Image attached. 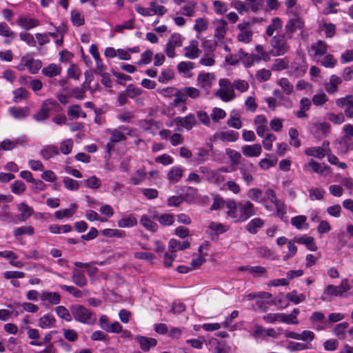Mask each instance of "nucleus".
Instances as JSON below:
<instances>
[{
	"mask_svg": "<svg viewBox=\"0 0 353 353\" xmlns=\"http://www.w3.org/2000/svg\"><path fill=\"white\" fill-rule=\"evenodd\" d=\"M70 311L74 319L82 323L94 324L97 321L96 315L83 305H72Z\"/></svg>",
	"mask_w": 353,
	"mask_h": 353,
	"instance_id": "nucleus-1",
	"label": "nucleus"
},
{
	"mask_svg": "<svg viewBox=\"0 0 353 353\" xmlns=\"http://www.w3.org/2000/svg\"><path fill=\"white\" fill-rule=\"evenodd\" d=\"M285 34H276L272 37L270 43L272 48L271 50L272 55L273 57H279L285 54L290 50V46L288 44Z\"/></svg>",
	"mask_w": 353,
	"mask_h": 353,
	"instance_id": "nucleus-2",
	"label": "nucleus"
},
{
	"mask_svg": "<svg viewBox=\"0 0 353 353\" xmlns=\"http://www.w3.org/2000/svg\"><path fill=\"white\" fill-rule=\"evenodd\" d=\"M57 108L60 105L55 100L46 99L42 103L40 110L33 115V119L37 121H45L49 118L50 112Z\"/></svg>",
	"mask_w": 353,
	"mask_h": 353,
	"instance_id": "nucleus-3",
	"label": "nucleus"
},
{
	"mask_svg": "<svg viewBox=\"0 0 353 353\" xmlns=\"http://www.w3.org/2000/svg\"><path fill=\"white\" fill-rule=\"evenodd\" d=\"M305 27V22L299 16L290 17L285 26V34L289 39L292 38V34L298 31L302 30Z\"/></svg>",
	"mask_w": 353,
	"mask_h": 353,
	"instance_id": "nucleus-4",
	"label": "nucleus"
},
{
	"mask_svg": "<svg viewBox=\"0 0 353 353\" xmlns=\"http://www.w3.org/2000/svg\"><path fill=\"white\" fill-rule=\"evenodd\" d=\"M238 209L239 210L240 215L236 219V222H244L255 214L254 206L248 201L244 203H238Z\"/></svg>",
	"mask_w": 353,
	"mask_h": 353,
	"instance_id": "nucleus-5",
	"label": "nucleus"
},
{
	"mask_svg": "<svg viewBox=\"0 0 353 353\" xmlns=\"http://www.w3.org/2000/svg\"><path fill=\"white\" fill-rule=\"evenodd\" d=\"M350 285L347 279H343L339 286L329 285L325 288L324 293L328 295L342 296L343 293L350 290Z\"/></svg>",
	"mask_w": 353,
	"mask_h": 353,
	"instance_id": "nucleus-6",
	"label": "nucleus"
},
{
	"mask_svg": "<svg viewBox=\"0 0 353 353\" xmlns=\"http://www.w3.org/2000/svg\"><path fill=\"white\" fill-rule=\"evenodd\" d=\"M174 121L178 126L187 130H191L197 123L196 118L192 114H190L185 117H176Z\"/></svg>",
	"mask_w": 353,
	"mask_h": 353,
	"instance_id": "nucleus-7",
	"label": "nucleus"
},
{
	"mask_svg": "<svg viewBox=\"0 0 353 353\" xmlns=\"http://www.w3.org/2000/svg\"><path fill=\"white\" fill-rule=\"evenodd\" d=\"M334 144L338 153L340 154H345L347 153L350 150H353V142L349 143L347 139L344 137L336 139Z\"/></svg>",
	"mask_w": 353,
	"mask_h": 353,
	"instance_id": "nucleus-8",
	"label": "nucleus"
},
{
	"mask_svg": "<svg viewBox=\"0 0 353 353\" xmlns=\"http://www.w3.org/2000/svg\"><path fill=\"white\" fill-rule=\"evenodd\" d=\"M238 56L240 61L243 63L245 68H250L256 62V57L254 54H249L240 49L238 52Z\"/></svg>",
	"mask_w": 353,
	"mask_h": 353,
	"instance_id": "nucleus-9",
	"label": "nucleus"
},
{
	"mask_svg": "<svg viewBox=\"0 0 353 353\" xmlns=\"http://www.w3.org/2000/svg\"><path fill=\"white\" fill-rule=\"evenodd\" d=\"M19 26L26 30H29L39 25V20L26 17H19L17 21Z\"/></svg>",
	"mask_w": 353,
	"mask_h": 353,
	"instance_id": "nucleus-10",
	"label": "nucleus"
},
{
	"mask_svg": "<svg viewBox=\"0 0 353 353\" xmlns=\"http://www.w3.org/2000/svg\"><path fill=\"white\" fill-rule=\"evenodd\" d=\"M261 151L262 148L259 143L250 145H244L242 147V152L245 157H259L261 154Z\"/></svg>",
	"mask_w": 353,
	"mask_h": 353,
	"instance_id": "nucleus-11",
	"label": "nucleus"
},
{
	"mask_svg": "<svg viewBox=\"0 0 353 353\" xmlns=\"http://www.w3.org/2000/svg\"><path fill=\"white\" fill-rule=\"evenodd\" d=\"M198 46L199 42L196 40L191 41L190 46L184 48L185 50V56L192 59L197 58L201 52Z\"/></svg>",
	"mask_w": 353,
	"mask_h": 353,
	"instance_id": "nucleus-12",
	"label": "nucleus"
},
{
	"mask_svg": "<svg viewBox=\"0 0 353 353\" xmlns=\"http://www.w3.org/2000/svg\"><path fill=\"white\" fill-rule=\"evenodd\" d=\"M214 23L216 25L214 37L219 40L223 39L227 32V21L223 19H217L214 21Z\"/></svg>",
	"mask_w": 353,
	"mask_h": 353,
	"instance_id": "nucleus-13",
	"label": "nucleus"
},
{
	"mask_svg": "<svg viewBox=\"0 0 353 353\" xmlns=\"http://www.w3.org/2000/svg\"><path fill=\"white\" fill-rule=\"evenodd\" d=\"M215 96L220 97L223 101L228 102L235 98V93L233 88L227 89L220 88L214 94Z\"/></svg>",
	"mask_w": 353,
	"mask_h": 353,
	"instance_id": "nucleus-14",
	"label": "nucleus"
},
{
	"mask_svg": "<svg viewBox=\"0 0 353 353\" xmlns=\"http://www.w3.org/2000/svg\"><path fill=\"white\" fill-rule=\"evenodd\" d=\"M136 340L139 343L141 348L143 351H148L151 347H155L157 345V340L153 338H148L145 336H138L136 337Z\"/></svg>",
	"mask_w": 353,
	"mask_h": 353,
	"instance_id": "nucleus-15",
	"label": "nucleus"
},
{
	"mask_svg": "<svg viewBox=\"0 0 353 353\" xmlns=\"http://www.w3.org/2000/svg\"><path fill=\"white\" fill-rule=\"evenodd\" d=\"M72 280L77 286L83 288L87 285V279L79 270L74 268L72 274Z\"/></svg>",
	"mask_w": 353,
	"mask_h": 353,
	"instance_id": "nucleus-16",
	"label": "nucleus"
},
{
	"mask_svg": "<svg viewBox=\"0 0 353 353\" xmlns=\"http://www.w3.org/2000/svg\"><path fill=\"white\" fill-rule=\"evenodd\" d=\"M283 23L279 17H274L271 23L267 27L265 34L268 37H272L275 31H280L282 28Z\"/></svg>",
	"mask_w": 353,
	"mask_h": 353,
	"instance_id": "nucleus-17",
	"label": "nucleus"
},
{
	"mask_svg": "<svg viewBox=\"0 0 353 353\" xmlns=\"http://www.w3.org/2000/svg\"><path fill=\"white\" fill-rule=\"evenodd\" d=\"M265 224V222L261 218H255L251 220L246 225V230L250 234H256L259 228H261Z\"/></svg>",
	"mask_w": 353,
	"mask_h": 353,
	"instance_id": "nucleus-18",
	"label": "nucleus"
},
{
	"mask_svg": "<svg viewBox=\"0 0 353 353\" xmlns=\"http://www.w3.org/2000/svg\"><path fill=\"white\" fill-rule=\"evenodd\" d=\"M294 242L299 244H304L307 248L311 251H316L317 246L314 243V238L312 236H300L296 237L294 239Z\"/></svg>",
	"mask_w": 353,
	"mask_h": 353,
	"instance_id": "nucleus-19",
	"label": "nucleus"
},
{
	"mask_svg": "<svg viewBox=\"0 0 353 353\" xmlns=\"http://www.w3.org/2000/svg\"><path fill=\"white\" fill-rule=\"evenodd\" d=\"M211 79H214L213 74L201 73L197 78L199 85L203 88H210L212 86Z\"/></svg>",
	"mask_w": 353,
	"mask_h": 353,
	"instance_id": "nucleus-20",
	"label": "nucleus"
},
{
	"mask_svg": "<svg viewBox=\"0 0 353 353\" xmlns=\"http://www.w3.org/2000/svg\"><path fill=\"white\" fill-rule=\"evenodd\" d=\"M152 219L158 221L163 226L171 225L174 221V215L171 214H154Z\"/></svg>",
	"mask_w": 353,
	"mask_h": 353,
	"instance_id": "nucleus-21",
	"label": "nucleus"
},
{
	"mask_svg": "<svg viewBox=\"0 0 353 353\" xmlns=\"http://www.w3.org/2000/svg\"><path fill=\"white\" fill-rule=\"evenodd\" d=\"M190 247V243L188 241H185L182 243L174 239H172L169 242V250L170 252H175L177 250H183Z\"/></svg>",
	"mask_w": 353,
	"mask_h": 353,
	"instance_id": "nucleus-22",
	"label": "nucleus"
},
{
	"mask_svg": "<svg viewBox=\"0 0 353 353\" xmlns=\"http://www.w3.org/2000/svg\"><path fill=\"white\" fill-rule=\"evenodd\" d=\"M22 61L25 62V66L32 74L37 73L41 68V61L39 60H34L33 59H26V57H23Z\"/></svg>",
	"mask_w": 353,
	"mask_h": 353,
	"instance_id": "nucleus-23",
	"label": "nucleus"
},
{
	"mask_svg": "<svg viewBox=\"0 0 353 353\" xmlns=\"http://www.w3.org/2000/svg\"><path fill=\"white\" fill-rule=\"evenodd\" d=\"M255 50L257 52V54H255L256 57V63H259L261 60L266 62L270 60V55H272L271 50L269 52L266 51L261 45H256Z\"/></svg>",
	"mask_w": 353,
	"mask_h": 353,
	"instance_id": "nucleus-24",
	"label": "nucleus"
},
{
	"mask_svg": "<svg viewBox=\"0 0 353 353\" xmlns=\"http://www.w3.org/2000/svg\"><path fill=\"white\" fill-rule=\"evenodd\" d=\"M61 72V67L54 63L50 64L48 67L43 68V74L50 78L54 77L60 74Z\"/></svg>",
	"mask_w": 353,
	"mask_h": 353,
	"instance_id": "nucleus-25",
	"label": "nucleus"
},
{
	"mask_svg": "<svg viewBox=\"0 0 353 353\" xmlns=\"http://www.w3.org/2000/svg\"><path fill=\"white\" fill-rule=\"evenodd\" d=\"M327 150L321 147H312L306 149L305 153L307 156L322 159L325 156Z\"/></svg>",
	"mask_w": 353,
	"mask_h": 353,
	"instance_id": "nucleus-26",
	"label": "nucleus"
},
{
	"mask_svg": "<svg viewBox=\"0 0 353 353\" xmlns=\"http://www.w3.org/2000/svg\"><path fill=\"white\" fill-rule=\"evenodd\" d=\"M59 154V152L58 148L52 145H46L40 152V154L46 160H48L52 158L53 156L57 155Z\"/></svg>",
	"mask_w": 353,
	"mask_h": 353,
	"instance_id": "nucleus-27",
	"label": "nucleus"
},
{
	"mask_svg": "<svg viewBox=\"0 0 353 353\" xmlns=\"http://www.w3.org/2000/svg\"><path fill=\"white\" fill-rule=\"evenodd\" d=\"M56 319L51 314H46L39 319V326L43 329L54 327Z\"/></svg>",
	"mask_w": 353,
	"mask_h": 353,
	"instance_id": "nucleus-28",
	"label": "nucleus"
},
{
	"mask_svg": "<svg viewBox=\"0 0 353 353\" xmlns=\"http://www.w3.org/2000/svg\"><path fill=\"white\" fill-rule=\"evenodd\" d=\"M41 299L42 301H48L52 305H57L60 303L61 296L57 292H43Z\"/></svg>",
	"mask_w": 353,
	"mask_h": 353,
	"instance_id": "nucleus-29",
	"label": "nucleus"
},
{
	"mask_svg": "<svg viewBox=\"0 0 353 353\" xmlns=\"http://www.w3.org/2000/svg\"><path fill=\"white\" fill-rule=\"evenodd\" d=\"M311 49L314 51L316 56L325 55L327 51L326 43L321 40H319L317 42L312 43Z\"/></svg>",
	"mask_w": 353,
	"mask_h": 353,
	"instance_id": "nucleus-30",
	"label": "nucleus"
},
{
	"mask_svg": "<svg viewBox=\"0 0 353 353\" xmlns=\"http://www.w3.org/2000/svg\"><path fill=\"white\" fill-rule=\"evenodd\" d=\"M348 327L349 323L347 322L339 323L333 328V333L339 339H344L345 338V331Z\"/></svg>",
	"mask_w": 353,
	"mask_h": 353,
	"instance_id": "nucleus-31",
	"label": "nucleus"
},
{
	"mask_svg": "<svg viewBox=\"0 0 353 353\" xmlns=\"http://www.w3.org/2000/svg\"><path fill=\"white\" fill-rule=\"evenodd\" d=\"M183 170L181 168H172L168 173V178L170 181L178 182L183 176Z\"/></svg>",
	"mask_w": 353,
	"mask_h": 353,
	"instance_id": "nucleus-32",
	"label": "nucleus"
},
{
	"mask_svg": "<svg viewBox=\"0 0 353 353\" xmlns=\"http://www.w3.org/2000/svg\"><path fill=\"white\" fill-rule=\"evenodd\" d=\"M77 209L75 204H71L69 209H65L63 210L57 211L54 216L58 219H61L64 217L70 218L73 216Z\"/></svg>",
	"mask_w": 353,
	"mask_h": 353,
	"instance_id": "nucleus-33",
	"label": "nucleus"
},
{
	"mask_svg": "<svg viewBox=\"0 0 353 353\" xmlns=\"http://www.w3.org/2000/svg\"><path fill=\"white\" fill-rule=\"evenodd\" d=\"M140 223L147 230L151 232H156L158 230V225L152 221L147 215H143L141 218Z\"/></svg>",
	"mask_w": 353,
	"mask_h": 353,
	"instance_id": "nucleus-34",
	"label": "nucleus"
},
{
	"mask_svg": "<svg viewBox=\"0 0 353 353\" xmlns=\"http://www.w3.org/2000/svg\"><path fill=\"white\" fill-rule=\"evenodd\" d=\"M175 99L174 101L170 103V105L172 107H177L179 103H185L187 100V97L185 95V92L182 89H176L174 92Z\"/></svg>",
	"mask_w": 353,
	"mask_h": 353,
	"instance_id": "nucleus-35",
	"label": "nucleus"
},
{
	"mask_svg": "<svg viewBox=\"0 0 353 353\" xmlns=\"http://www.w3.org/2000/svg\"><path fill=\"white\" fill-rule=\"evenodd\" d=\"M106 133H110V141L112 143H118L121 141H125L126 139V137L124 135V134L121 132L119 130H111L110 129H108L105 130Z\"/></svg>",
	"mask_w": 353,
	"mask_h": 353,
	"instance_id": "nucleus-36",
	"label": "nucleus"
},
{
	"mask_svg": "<svg viewBox=\"0 0 353 353\" xmlns=\"http://www.w3.org/2000/svg\"><path fill=\"white\" fill-rule=\"evenodd\" d=\"M10 112L16 119L25 118L29 113L28 108L12 107L10 109Z\"/></svg>",
	"mask_w": 353,
	"mask_h": 353,
	"instance_id": "nucleus-37",
	"label": "nucleus"
},
{
	"mask_svg": "<svg viewBox=\"0 0 353 353\" xmlns=\"http://www.w3.org/2000/svg\"><path fill=\"white\" fill-rule=\"evenodd\" d=\"M225 154L230 158L232 162V165H237L239 164L241 158V154L240 152L230 148H227L225 150Z\"/></svg>",
	"mask_w": 353,
	"mask_h": 353,
	"instance_id": "nucleus-38",
	"label": "nucleus"
},
{
	"mask_svg": "<svg viewBox=\"0 0 353 353\" xmlns=\"http://www.w3.org/2000/svg\"><path fill=\"white\" fill-rule=\"evenodd\" d=\"M219 137L223 141L232 142L236 141L238 139L239 134L237 132L231 130L220 133Z\"/></svg>",
	"mask_w": 353,
	"mask_h": 353,
	"instance_id": "nucleus-39",
	"label": "nucleus"
},
{
	"mask_svg": "<svg viewBox=\"0 0 353 353\" xmlns=\"http://www.w3.org/2000/svg\"><path fill=\"white\" fill-rule=\"evenodd\" d=\"M13 101L15 103H18L23 99H27L29 94L28 92L25 88H23L16 89L15 90L13 91Z\"/></svg>",
	"mask_w": 353,
	"mask_h": 353,
	"instance_id": "nucleus-40",
	"label": "nucleus"
},
{
	"mask_svg": "<svg viewBox=\"0 0 353 353\" xmlns=\"http://www.w3.org/2000/svg\"><path fill=\"white\" fill-rule=\"evenodd\" d=\"M286 299L295 304H299L305 300V296L303 294L298 295L297 292L296 290H293L286 294Z\"/></svg>",
	"mask_w": 353,
	"mask_h": 353,
	"instance_id": "nucleus-41",
	"label": "nucleus"
},
{
	"mask_svg": "<svg viewBox=\"0 0 353 353\" xmlns=\"http://www.w3.org/2000/svg\"><path fill=\"white\" fill-rule=\"evenodd\" d=\"M55 311L57 314L62 319H64L67 321H70L72 320V317L69 310L64 306L59 305L55 308Z\"/></svg>",
	"mask_w": 353,
	"mask_h": 353,
	"instance_id": "nucleus-42",
	"label": "nucleus"
},
{
	"mask_svg": "<svg viewBox=\"0 0 353 353\" xmlns=\"http://www.w3.org/2000/svg\"><path fill=\"white\" fill-rule=\"evenodd\" d=\"M325 155H327V160L331 164L337 165L342 169H345L347 168V165L345 163L339 162L338 158L331 153L330 148H327Z\"/></svg>",
	"mask_w": 353,
	"mask_h": 353,
	"instance_id": "nucleus-43",
	"label": "nucleus"
},
{
	"mask_svg": "<svg viewBox=\"0 0 353 353\" xmlns=\"http://www.w3.org/2000/svg\"><path fill=\"white\" fill-rule=\"evenodd\" d=\"M102 234L108 237L122 238L125 236L124 231L117 229H105L102 231Z\"/></svg>",
	"mask_w": 353,
	"mask_h": 353,
	"instance_id": "nucleus-44",
	"label": "nucleus"
},
{
	"mask_svg": "<svg viewBox=\"0 0 353 353\" xmlns=\"http://www.w3.org/2000/svg\"><path fill=\"white\" fill-rule=\"evenodd\" d=\"M278 83L281 87V88L283 90V92L286 94H292L293 92V91H294L293 85H292V84L290 83V82L288 81V79H286V78H281L279 81Z\"/></svg>",
	"mask_w": 353,
	"mask_h": 353,
	"instance_id": "nucleus-45",
	"label": "nucleus"
},
{
	"mask_svg": "<svg viewBox=\"0 0 353 353\" xmlns=\"http://www.w3.org/2000/svg\"><path fill=\"white\" fill-rule=\"evenodd\" d=\"M19 210L21 211V216L22 221H26L32 214V210L25 203H21L19 205Z\"/></svg>",
	"mask_w": 353,
	"mask_h": 353,
	"instance_id": "nucleus-46",
	"label": "nucleus"
},
{
	"mask_svg": "<svg viewBox=\"0 0 353 353\" xmlns=\"http://www.w3.org/2000/svg\"><path fill=\"white\" fill-rule=\"evenodd\" d=\"M71 21L74 25L77 26H83L85 23L83 17L77 10L71 11Z\"/></svg>",
	"mask_w": 353,
	"mask_h": 353,
	"instance_id": "nucleus-47",
	"label": "nucleus"
},
{
	"mask_svg": "<svg viewBox=\"0 0 353 353\" xmlns=\"http://www.w3.org/2000/svg\"><path fill=\"white\" fill-rule=\"evenodd\" d=\"M137 224V219L133 216L125 217L120 219L118 225L120 228L132 227Z\"/></svg>",
	"mask_w": 353,
	"mask_h": 353,
	"instance_id": "nucleus-48",
	"label": "nucleus"
},
{
	"mask_svg": "<svg viewBox=\"0 0 353 353\" xmlns=\"http://www.w3.org/2000/svg\"><path fill=\"white\" fill-rule=\"evenodd\" d=\"M34 228L32 226H21L14 230V235L15 236L23 234L32 235L34 234Z\"/></svg>",
	"mask_w": 353,
	"mask_h": 353,
	"instance_id": "nucleus-49",
	"label": "nucleus"
},
{
	"mask_svg": "<svg viewBox=\"0 0 353 353\" xmlns=\"http://www.w3.org/2000/svg\"><path fill=\"white\" fill-rule=\"evenodd\" d=\"M289 135L290 137V144L295 148H299L300 146V141L298 139L299 132L295 128H290L289 130Z\"/></svg>",
	"mask_w": 353,
	"mask_h": 353,
	"instance_id": "nucleus-50",
	"label": "nucleus"
},
{
	"mask_svg": "<svg viewBox=\"0 0 353 353\" xmlns=\"http://www.w3.org/2000/svg\"><path fill=\"white\" fill-rule=\"evenodd\" d=\"M134 28V19H131L125 21L123 24L117 25L114 30L117 32H122L124 29L131 30Z\"/></svg>",
	"mask_w": 353,
	"mask_h": 353,
	"instance_id": "nucleus-51",
	"label": "nucleus"
},
{
	"mask_svg": "<svg viewBox=\"0 0 353 353\" xmlns=\"http://www.w3.org/2000/svg\"><path fill=\"white\" fill-rule=\"evenodd\" d=\"M208 21L205 18H199L196 20L194 29L200 32L207 30L208 27Z\"/></svg>",
	"mask_w": 353,
	"mask_h": 353,
	"instance_id": "nucleus-52",
	"label": "nucleus"
},
{
	"mask_svg": "<svg viewBox=\"0 0 353 353\" xmlns=\"http://www.w3.org/2000/svg\"><path fill=\"white\" fill-rule=\"evenodd\" d=\"M174 77V71L170 68H167L161 72V75L159 77V81L160 83H165L169 80L172 79Z\"/></svg>",
	"mask_w": 353,
	"mask_h": 353,
	"instance_id": "nucleus-53",
	"label": "nucleus"
},
{
	"mask_svg": "<svg viewBox=\"0 0 353 353\" xmlns=\"http://www.w3.org/2000/svg\"><path fill=\"white\" fill-rule=\"evenodd\" d=\"M288 68V61L285 59H276L272 66V70L281 71Z\"/></svg>",
	"mask_w": 353,
	"mask_h": 353,
	"instance_id": "nucleus-54",
	"label": "nucleus"
},
{
	"mask_svg": "<svg viewBox=\"0 0 353 353\" xmlns=\"http://www.w3.org/2000/svg\"><path fill=\"white\" fill-rule=\"evenodd\" d=\"M72 147L73 141L68 139L61 143L60 150L63 154H68L71 152Z\"/></svg>",
	"mask_w": 353,
	"mask_h": 353,
	"instance_id": "nucleus-55",
	"label": "nucleus"
},
{
	"mask_svg": "<svg viewBox=\"0 0 353 353\" xmlns=\"http://www.w3.org/2000/svg\"><path fill=\"white\" fill-rule=\"evenodd\" d=\"M310 346L307 344L296 343L293 341H290L288 345V349L291 352L294 351H301L306 349H309Z\"/></svg>",
	"mask_w": 353,
	"mask_h": 353,
	"instance_id": "nucleus-56",
	"label": "nucleus"
},
{
	"mask_svg": "<svg viewBox=\"0 0 353 353\" xmlns=\"http://www.w3.org/2000/svg\"><path fill=\"white\" fill-rule=\"evenodd\" d=\"M320 63L325 68H333L336 63L333 55L326 54L321 61Z\"/></svg>",
	"mask_w": 353,
	"mask_h": 353,
	"instance_id": "nucleus-57",
	"label": "nucleus"
},
{
	"mask_svg": "<svg viewBox=\"0 0 353 353\" xmlns=\"http://www.w3.org/2000/svg\"><path fill=\"white\" fill-rule=\"evenodd\" d=\"M307 217L304 215H299L292 218L291 223L296 228L300 230L303 228V224L305 223Z\"/></svg>",
	"mask_w": 353,
	"mask_h": 353,
	"instance_id": "nucleus-58",
	"label": "nucleus"
},
{
	"mask_svg": "<svg viewBox=\"0 0 353 353\" xmlns=\"http://www.w3.org/2000/svg\"><path fill=\"white\" fill-rule=\"evenodd\" d=\"M145 172L143 170L139 169L136 172L134 176H132L131 182L134 185H138L145 179Z\"/></svg>",
	"mask_w": 353,
	"mask_h": 353,
	"instance_id": "nucleus-59",
	"label": "nucleus"
},
{
	"mask_svg": "<svg viewBox=\"0 0 353 353\" xmlns=\"http://www.w3.org/2000/svg\"><path fill=\"white\" fill-rule=\"evenodd\" d=\"M0 35L6 37L14 38L16 34L11 31L6 23H0Z\"/></svg>",
	"mask_w": 353,
	"mask_h": 353,
	"instance_id": "nucleus-60",
	"label": "nucleus"
},
{
	"mask_svg": "<svg viewBox=\"0 0 353 353\" xmlns=\"http://www.w3.org/2000/svg\"><path fill=\"white\" fill-rule=\"evenodd\" d=\"M271 72L270 70H266V69H261L257 71L256 74V77L258 81L260 82H263L269 80L271 77Z\"/></svg>",
	"mask_w": 353,
	"mask_h": 353,
	"instance_id": "nucleus-61",
	"label": "nucleus"
},
{
	"mask_svg": "<svg viewBox=\"0 0 353 353\" xmlns=\"http://www.w3.org/2000/svg\"><path fill=\"white\" fill-rule=\"evenodd\" d=\"M213 6L214 8V11L216 14H224L228 11L226 4L221 1H214Z\"/></svg>",
	"mask_w": 353,
	"mask_h": 353,
	"instance_id": "nucleus-62",
	"label": "nucleus"
},
{
	"mask_svg": "<svg viewBox=\"0 0 353 353\" xmlns=\"http://www.w3.org/2000/svg\"><path fill=\"white\" fill-rule=\"evenodd\" d=\"M11 190L16 194H21L26 190V185L21 181H16L11 186Z\"/></svg>",
	"mask_w": 353,
	"mask_h": 353,
	"instance_id": "nucleus-63",
	"label": "nucleus"
},
{
	"mask_svg": "<svg viewBox=\"0 0 353 353\" xmlns=\"http://www.w3.org/2000/svg\"><path fill=\"white\" fill-rule=\"evenodd\" d=\"M63 184L65 188L70 190H77L79 189V183L69 177H65L63 179Z\"/></svg>",
	"mask_w": 353,
	"mask_h": 353,
	"instance_id": "nucleus-64",
	"label": "nucleus"
}]
</instances>
